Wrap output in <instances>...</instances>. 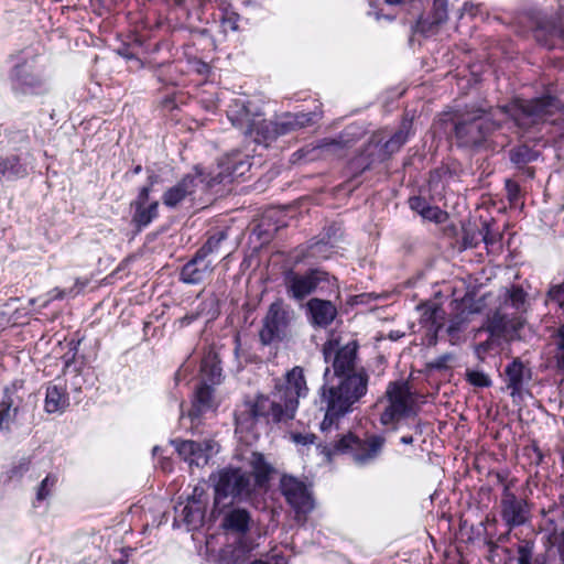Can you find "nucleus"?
I'll use <instances>...</instances> for the list:
<instances>
[{"instance_id":"f257e3e1","label":"nucleus","mask_w":564,"mask_h":564,"mask_svg":"<svg viewBox=\"0 0 564 564\" xmlns=\"http://www.w3.org/2000/svg\"><path fill=\"white\" fill-rule=\"evenodd\" d=\"M358 345L350 340L341 345L339 339L330 338L323 346L326 362H332L334 378H329V368L324 372L325 383L321 388V401L325 404V416L321 423L322 431H328L335 422L352 411L368 391L369 375L358 365Z\"/></svg>"},{"instance_id":"f03ea898","label":"nucleus","mask_w":564,"mask_h":564,"mask_svg":"<svg viewBox=\"0 0 564 564\" xmlns=\"http://www.w3.org/2000/svg\"><path fill=\"white\" fill-rule=\"evenodd\" d=\"M307 394L304 371L296 366L286 372L283 380L275 382L269 394H258L243 403L236 413V431L257 436L259 424L269 425L292 420L300 399L306 398Z\"/></svg>"},{"instance_id":"7ed1b4c3","label":"nucleus","mask_w":564,"mask_h":564,"mask_svg":"<svg viewBox=\"0 0 564 564\" xmlns=\"http://www.w3.org/2000/svg\"><path fill=\"white\" fill-rule=\"evenodd\" d=\"M378 404L382 406L380 423L397 429L404 419L414 416L420 410L419 397L406 381L389 382Z\"/></svg>"},{"instance_id":"20e7f679","label":"nucleus","mask_w":564,"mask_h":564,"mask_svg":"<svg viewBox=\"0 0 564 564\" xmlns=\"http://www.w3.org/2000/svg\"><path fill=\"white\" fill-rule=\"evenodd\" d=\"M527 294L513 286L505 293L503 302L488 321V330L496 336L517 332L524 323L520 315L525 311Z\"/></svg>"},{"instance_id":"39448f33","label":"nucleus","mask_w":564,"mask_h":564,"mask_svg":"<svg viewBox=\"0 0 564 564\" xmlns=\"http://www.w3.org/2000/svg\"><path fill=\"white\" fill-rule=\"evenodd\" d=\"M562 104L553 97H543L527 100H516L509 106L499 108V112L512 117L514 122L521 128H529L562 110Z\"/></svg>"},{"instance_id":"423d86ee","label":"nucleus","mask_w":564,"mask_h":564,"mask_svg":"<svg viewBox=\"0 0 564 564\" xmlns=\"http://www.w3.org/2000/svg\"><path fill=\"white\" fill-rule=\"evenodd\" d=\"M214 481V503L218 507L228 497L232 500H247L254 491L249 474L240 468H224L212 475Z\"/></svg>"},{"instance_id":"0eeeda50","label":"nucleus","mask_w":564,"mask_h":564,"mask_svg":"<svg viewBox=\"0 0 564 564\" xmlns=\"http://www.w3.org/2000/svg\"><path fill=\"white\" fill-rule=\"evenodd\" d=\"M283 283L289 297L302 301L315 291L336 289L337 281L328 273L311 269L304 273L289 269L283 273Z\"/></svg>"},{"instance_id":"6e6552de","label":"nucleus","mask_w":564,"mask_h":564,"mask_svg":"<svg viewBox=\"0 0 564 564\" xmlns=\"http://www.w3.org/2000/svg\"><path fill=\"white\" fill-rule=\"evenodd\" d=\"M280 490L288 505L294 511L297 523L304 524L314 510L315 501L310 488L300 479L284 475L280 480Z\"/></svg>"},{"instance_id":"1a4fd4ad","label":"nucleus","mask_w":564,"mask_h":564,"mask_svg":"<svg viewBox=\"0 0 564 564\" xmlns=\"http://www.w3.org/2000/svg\"><path fill=\"white\" fill-rule=\"evenodd\" d=\"M227 118L242 134L253 138L257 142V130H261L264 123L259 106L245 98H235L228 106Z\"/></svg>"},{"instance_id":"9d476101","label":"nucleus","mask_w":564,"mask_h":564,"mask_svg":"<svg viewBox=\"0 0 564 564\" xmlns=\"http://www.w3.org/2000/svg\"><path fill=\"white\" fill-rule=\"evenodd\" d=\"M294 319V311L282 301L273 302L263 318L260 340L263 345L281 341L288 336L289 327Z\"/></svg>"},{"instance_id":"9b49d317","label":"nucleus","mask_w":564,"mask_h":564,"mask_svg":"<svg viewBox=\"0 0 564 564\" xmlns=\"http://www.w3.org/2000/svg\"><path fill=\"white\" fill-rule=\"evenodd\" d=\"M10 80L12 89L20 94H37L44 88L42 69L34 59L17 64L11 72Z\"/></svg>"},{"instance_id":"f8f14e48","label":"nucleus","mask_w":564,"mask_h":564,"mask_svg":"<svg viewBox=\"0 0 564 564\" xmlns=\"http://www.w3.org/2000/svg\"><path fill=\"white\" fill-rule=\"evenodd\" d=\"M312 116L307 113H285L274 122L264 119L261 130H257V142L267 143L279 135H283L301 129L312 122Z\"/></svg>"},{"instance_id":"ddd939ff","label":"nucleus","mask_w":564,"mask_h":564,"mask_svg":"<svg viewBox=\"0 0 564 564\" xmlns=\"http://www.w3.org/2000/svg\"><path fill=\"white\" fill-rule=\"evenodd\" d=\"M178 455L188 463L189 466L203 467L208 464L213 455L219 452V445L213 440H206L202 443L186 440L172 441Z\"/></svg>"},{"instance_id":"4468645a","label":"nucleus","mask_w":564,"mask_h":564,"mask_svg":"<svg viewBox=\"0 0 564 564\" xmlns=\"http://www.w3.org/2000/svg\"><path fill=\"white\" fill-rule=\"evenodd\" d=\"M478 115L470 119H465L456 123L455 134L462 145L471 147L479 144L485 135L492 130L496 124L489 122L487 116L478 110Z\"/></svg>"},{"instance_id":"2eb2a0df","label":"nucleus","mask_w":564,"mask_h":564,"mask_svg":"<svg viewBox=\"0 0 564 564\" xmlns=\"http://www.w3.org/2000/svg\"><path fill=\"white\" fill-rule=\"evenodd\" d=\"M501 518L509 528L524 524L530 518V507L525 499L517 497L509 485L501 497Z\"/></svg>"},{"instance_id":"dca6fc26","label":"nucleus","mask_w":564,"mask_h":564,"mask_svg":"<svg viewBox=\"0 0 564 564\" xmlns=\"http://www.w3.org/2000/svg\"><path fill=\"white\" fill-rule=\"evenodd\" d=\"M22 384L13 382L6 387L0 401V432H9L17 422L23 403Z\"/></svg>"},{"instance_id":"f3484780","label":"nucleus","mask_w":564,"mask_h":564,"mask_svg":"<svg viewBox=\"0 0 564 564\" xmlns=\"http://www.w3.org/2000/svg\"><path fill=\"white\" fill-rule=\"evenodd\" d=\"M213 270V260L196 252L195 257L183 267L181 280L187 284H198L207 279Z\"/></svg>"},{"instance_id":"a211bd4d","label":"nucleus","mask_w":564,"mask_h":564,"mask_svg":"<svg viewBox=\"0 0 564 564\" xmlns=\"http://www.w3.org/2000/svg\"><path fill=\"white\" fill-rule=\"evenodd\" d=\"M198 185V175L187 174L175 185L167 188L162 196V202L166 207L173 208L184 202L186 197L193 195Z\"/></svg>"},{"instance_id":"6ab92c4d","label":"nucleus","mask_w":564,"mask_h":564,"mask_svg":"<svg viewBox=\"0 0 564 564\" xmlns=\"http://www.w3.org/2000/svg\"><path fill=\"white\" fill-rule=\"evenodd\" d=\"M251 524V513L245 508L234 507L225 512L220 525L228 533L243 536L249 532Z\"/></svg>"},{"instance_id":"aec40b11","label":"nucleus","mask_w":564,"mask_h":564,"mask_svg":"<svg viewBox=\"0 0 564 564\" xmlns=\"http://www.w3.org/2000/svg\"><path fill=\"white\" fill-rule=\"evenodd\" d=\"M150 194L149 187H142L139 192V195L133 203L134 214L132 216V221L138 227L148 226L154 218L158 217L159 213V203L152 202L148 204Z\"/></svg>"},{"instance_id":"412c9836","label":"nucleus","mask_w":564,"mask_h":564,"mask_svg":"<svg viewBox=\"0 0 564 564\" xmlns=\"http://www.w3.org/2000/svg\"><path fill=\"white\" fill-rule=\"evenodd\" d=\"M507 387L511 390L512 398L521 397L525 386L531 380V370L519 359H514L506 368Z\"/></svg>"},{"instance_id":"4be33fe9","label":"nucleus","mask_w":564,"mask_h":564,"mask_svg":"<svg viewBox=\"0 0 564 564\" xmlns=\"http://www.w3.org/2000/svg\"><path fill=\"white\" fill-rule=\"evenodd\" d=\"M250 169V162L239 153L226 156L219 163V172L215 180L218 183L243 176Z\"/></svg>"},{"instance_id":"5701e85b","label":"nucleus","mask_w":564,"mask_h":564,"mask_svg":"<svg viewBox=\"0 0 564 564\" xmlns=\"http://www.w3.org/2000/svg\"><path fill=\"white\" fill-rule=\"evenodd\" d=\"M311 322L315 326L326 327L333 323L337 315L336 306L327 300L312 299L307 302Z\"/></svg>"},{"instance_id":"b1692460","label":"nucleus","mask_w":564,"mask_h":564,"mask_svg":"<svg viewBox=\"0 0 564 564\" xmlns=\"http://www.w3.org/2000/svg\"><path fill=\"white\" fill-rule=\"evenodd\" d=\"M68 406V394L63 384L50 383L46 388L44 410L46 413H62Z\"/></svg>"},{"instance_id":"393cba45","label":"nucleus","mask_w":564,"mask_h":564,"mask_svg":"<svg viewBox=\"0 0 564 564\" xmlns=\"http://www.w3.org/2000/svg\"><path fill=\"white\" fill-rule=\"evenodd\" d=\"M420 311V323L427 329L429 334L436 335L443 326L444 311L434 304H425L417 307Z\"/></svg>"},{"instance_id":"a878e982","label":"nucleus","mask_w":564,"mask_h":564,"mask_svg":"<svg viewBox=\"0 0 564 564\" xmlns=\"http://www.w3.org/2000/svg\"><path fill=\"white\" fill-rule=\"evenodd\" d=\"M247 462L253 474L252 484L254 489L263 486L269 480L270 474L273 470L272 466L264 459L262 454L257 452H252Z\"/></svg>"},{"instance_id":"bb28decb","label":"nucleus","mask_w":564,"mask_h":564,"mask_svg":"<svg viewBox=\"0 0 564 564\" xmlns=\"http://www.w3.org/2000/svg\"><path fill=\"white\" fill-rule=\"evenodd\" d=\"M383 444L384 438L380 436L368 438L354 454V460L359 465H367L373 462L379 456Z\"/></svg>"},{"instance_id":"cd10ccee","label":"nucleus","mask_w":564,"mask_h":564,"mask_svg":"<svg viewBox=\"0 0 564 564\" xmlns=\"http://www.w3.org/2000/svg\"><path fill=\"white\" fill-rule=\"evenodd\" d=\"M58 484V475L56 473H48L34 488L33 506L40 507L41 505L48 503L53 497Z\"/></svg>"},{"instance_id":"c85d7f7f","label":"nucleus","mask_w":564,"mask_h":564,"mask_svg":"<svg viewBox=\"0 0 564 564\" xmlns=\"http://www.w3.org/2000/svg\"><path fill=\"white\" fill-rule=\"evenodd\" d=\"M216 403L213 397V389L209 386L203 384L197 388L193 401V408L189 412L191 417H197L200 414L214 410Z\"/></svg>"},{"instance_id":"c756f323","label":"nucleus","mask_w":564,"mask_h":564,"mask_svg":"<svg viewBox=\"0 0 564 564\" xmlns=\"http://www.w3.org/2000/svg\"><path fill=\"white\" fill-rule=\"evenodd\" d=\"M447 20V3L446 0L434 1V13L432 20H420L417 22V30L424 34H433L435 29Z\"/></svg>"},{"instance_id":"7c9ffc66","label":"nucleus","mask_w":564,"mask_h":564,"mask_svg":"<svg viewBox=\"0 0 564 564\" xmlns=\"http://www.w3.org/2000/svg\"><path fill=\"white\" fill-rule=\"evenodd\" d=\"M206 509L203 508L202 502L187 500L182 507L180 518L192 529L198 528L205 517Z\"/></svg>"},{"instance_id":"2f4dec72","label":"nucleus","mask_w":564,"mask_h":564,"mask_svg":"<svg viewBox=\"0 0 564 564\" xmlns=\"http://www.w3.org/2000/svg\"><path fill=\"white\" fill-rule=\"evenodd\" d=\"M26 175V169L15 155L0 158V180H14Z\"/></svg>"},{"instance_id":"473e14b6","label":"nucleus","mask_w":564,"mask_h":564,"mask_svg":"<svg viewBox=\"0 0 564 564\" xmlns=\"http://www.w3.org/2000/svg\"><path fill=\"white\" fill-rule=\"evenodd\" d=\"M226 239L227 234L225 231H219L212 236L197 252L210 259V256L218 252L220 243Z\"/></svg>"},{"instance_id":"72a5a7b5","label":"nucleus","mask_w":564,"mask_h":564,"mask_svg":"<svg viewBox=\"0 0 564 564\" xmlns=\"http://www.w3.org/2000/svg\"><path fill=\"white\" fill-rule=\"evenodd\" d=\"M533 543L522 541L518 546V564H532Z\"/></svg>"},{"instance_id":"f704fd0d","label":"nucleus","mask_w":564,"mask_h":564,"mask_svg":"<svg viewBox=\"0 0 564 564\" xmlns=\"http://www.w3.org/2000/svg\"><path fill=\"white\" fill-rule=\"evenodd\" d=\"M467 380L470 384L475 387H489L491 384V380L487 375L480 371H468Z\"/></svg>"},{"instance_id":"c9c22d12","label":"nucleus","mask_w":564,"mask_h":564,"mask_svg":"<svg viewBox=\"0 0 564 564\" xmlns=\"http://www.w3.org/2000/svg\"><path fill=\"white\" fill-rule=\"evenodd\" d=\"M408 134L400 130L395 132L390 140L386 142V149L389 152H394L400 149L401 145H403L406 141Z\"/></svg>"},{"instance_id":"e433bc0d","label":"nucleus","mask_w":564,"mask_h":564,"mask_svg":"<svg viewBox=\"0 0 564 564\" xmlns=\"http://www.w3.org/2000/svg\"><path fill=\"white\" fill-rule=\"evenodd\" d=\"M547 299L555 302L564 313V283L552 286L547 292Z\"/></svg>"},{"instance_id":"4c0bfd02","label":"nucleus","mask_w":564,"mask_h":564,"mask_svg":"<svg viewBox=\"0 0 564 564\" xmlns=\"http://www.w3.org/2000/svg\"><path fill=\"white\" fill-rule=\"evenodd\" d=\"M290 440L297 446L312 445L315 442L316 436L312 433H296L291 432L289 434Z\"/></svg>"},{"instance_id":"58836bf2","label":"nucleus","mask_w":564,"mask_h":564,"mask_svg":"<svg viewBox=\"0 0 564 564\" xmlns=\"http://www.w3.org/2000/svg\"><path fill=\"white\" fill-rule=\"evenodd\" d=\"M445 213L441 210V208L436 206L427 205L422 217L427 220H432L435 223H442L445 219Z\"/></svg>"},{"instance_id":"ea45409f","label":"nucleus","mask_w":564,"mask_h":564,"mask_svg":"<svg viewBox=\"0 0 564 564\" xmlns=\"http://www.w3.org/2000/svg\"><path fill=\"white\" fill-rule=\"evenodd\" d=\"M557 352L556 361L560 368H564V326H561L557 332Z\"/></svg>"},{"instance_id":"a19ab883","label":"nucleus","mask_w":564,"mask_h":564,"mask_svg":"<svg viewBox=\"0 0 564 564\" xmlns=\"http://www.w3.org/2000/svg\"><path fill=\"white\" fill-rule=\"evenodd\" d=\"M250 564H288V558L282 553H272L267 558L254 560Z\"/></svg>"},{"instance_id":"79ce46f5","label":"nucleus","mask_w":564,"mask_h":564,"mask_svg":"<svg viewBox=\"0 0 564 564\" xmlns=\"http://www.w3.org/2000/svg\"><path fill=\"white\" fill-rule=\"evenodd\" d=\"M187 500L195 501V502L199 501V502H202L203 508L206 509L207 503H208V496L203 487L196 486L193 490L192 496L188 497Z\"/></svg>"},{"instance_id":"37998d69","label":"nucleus","mask_w":564,"mask_h":564,"mask_svg":"<svg viewBox=\"0 0 564 564\" xmlns=\"http://www.w3.org/2000/svg\"><path fill=\"white\" fill-rule=\"evenodd\" d=\"M454 359L452 354H444L433 361H431L430 366L435 369L447 368L448 364Z\"/></svg>"},{"instance_id":"c03bdc74","label":"nucleus","mask_w":564,"mask_h":564,"mask_svg":"<svg viewBox=\"0 0 564 564\" xmlns=\"http://www.w3.org/2000/svg\"><path fill=\"white\" fill-rule=\"evenodd\" d=\"M409 204L411 209L417 212L421 216L424 214L426 206L429 205L423 198L421 197H411L409 199Z\"/></svg>"},{"instance_id":"a18cd8bd","label":"nucleus","mask_w":564,"mask_h":564,"mask_svg":"<svg viewBox=\"0 0 564 564\" xmlns=\"http://www.w3.org/2000/svg\"><path fill=\"white\" fill-rule=\"evenodd\" d=\"M31 466V459L28 457H24L19 460V463L13 467L12 473L17 476H22L25 471L30 469Z\"/></svg>"},{"instance_id":"49530a36","label":"nucleus","mask_w":564,"mask_h":564,"mask_svg":"<svg viewBox=\"0 0 564 564\" xmlns=\"http://www.w3.org/2000/svg\"><path fill=\"white\" fill-rule=\"evenodd\" d=\"M554 543L557 546L558 553L564 564V530L555 536Z\"/></svg>"},{"instance_id":"de8ad7c7","label":"nucleus","mask_w":564,"mask_h":564,"mask_svg":"<svg viewBox=\"0 0 564 564\" xmlns=\"http://www.w3.org/2000/svg\"><path fill=\"white\" fill-rule=\"evenodd\" d=\"M506 186L509 193V197L511 199H516L519 193V186L514 182L509 180L506 182Z\"/></svg>"},{"instance_id":"09e8293b","label":"nucleus","mask_w":564,"mask_h":564,"mask_svg":"<svg viewBox=\"0 0 564 564\" xmlns=\"http://www.w3.org/2000/svg\"><path fill=\"white\" fill-rule=\"evenodd\" d=\"M223 26L225 28V30H227V29H230L232 31L238 30L237 20L231 17H228L223 20Z\"/></svg>"},{"instance_id":"8fccbe9b","label":"nucleus","mask_w":564,"mask_h":564,"mask_svg":"<svg viewBox=\"0 0 564 564\" xmlns=\"http://www.w3.org/2000/svg\"><path fill=\"white\" fill-rule=\"evenodd\" d=\"M210 376L213 382H219V378L221 376V368L218 367L217 365H214L212 367Z\"/></svg>"},{"instance_id":"3c124183","label":"nucleus","mask_w":564,"mask_h":564,"mask_svg":"<svg viewBox=\"0 0 564 564\" xmlns=\"http://www.w3.org/2000/svg\"><path fill=\"white\" fill-rule=\"evenodd\" d=\"M355 442V438L352 436L344 437L338 445V448L349 447L351 446V443Z\"/></svg>"},{"instance_id":"603ef678","label":"nucleus","mask_w":564,"mask_h":564,"mask_svg":"<svg viewBox=\"0 0 564 564\" xmlns=\"http://www.w3.org/2000/svg\"><path fill=\"white\" fill-rule=\"evenodd\" d=\"M325 247H326V245H325V243H316V245L312 246V248H311V254H312L313 257H317L318 252H321V251H322V249H324Z\"/></svg>"},{"instance_id":"864d4df0","label":"nucleus","mask_w":564,"mask_h":564,"mask_svg":"<svg viewBox=\"0 0 564 564\" xmlns=\"http://www.w3.org/2000/svg\"><path fill=\"white\" fill-rule=\"evenodd\" d=\"M484 241L487 246H492L496 242L495 237L489 235L488 228L486 229V234L484 236Z\"/></svg>"},{"instance_id":"5fc2aeb1","label":"nucleus","mask_w":564,"mask_h":564,"mask_svg":"<svg viewBox=\"0 0 564 564\" xmlns=\"http://www.w3.org/2000/svg\"><path fill=\"white\" fill-rule=\"evenodd\" d=\"M196 318L195 315H186L183 318L180 319V323L183 326L189 325L194 319Z\"/></svg>"},{"instance_id":"6e6d98bb","label":"nucleus","mask_w":564,"mask_h":564,"mask_svg":"<svg viewBox=\"0 0 564 564\" xmlns=\"http://www.w3.org/2000/svg\"><path fill=\"white\" fill-rule=\"evenodd\" d=\"M400 441L402 444L409 445V444L413 443V437L412 436H402Z\"/></svg>"},{"instance_id":"4d7b16f0","label":"nucleus","mask_w":564,"mask_h":564,"mask_svg":"<svg viewBox=\"0 0 564 564\" xmlns=\"http://www.w3.org/2000/svg\"><path fill=\"white\" fill-rule=\"evenodd\" d=\"M161 468L165 471L171 470V463L167 460L166 463H162Z\"/></svg>"},{"instance_id":"13d9d810","label":"nucleus","mask_w":564,"mask_h":564,"mask_svg":"<svg viewBox=\"0 0 564 564\" xmlns=\"http://www.w3.org/2000/svg\"><path fill=\"white\" fill-rule=\"evenodd\" d=\"M99 1L102 2L107 7H110V6L117 3V0H99Z\"/></svg>"},{"instance_id":"bf43d9fd","label":"nucleus","mask_w":564,"mask_h":564,"mask_svg":"<svg viewBox=\"0 0 564 564\" xmlns=\"http://www.w3.org/2000/svg\"><path fill=\"white\" fill-rule=\"evenodd\" d=\"M405 0H386V2L388 4H401L403 3Z\"/></svg>"},{"instance_id":"052dcab7","label":"nucleus","mask_w":564,"mask_h":564,"mask_svg":"<svg viewBox=\"0 0 564 564\" xmlns=\"http://www.w3.org/2000/svg\"><path fill=\"white\" fill-rule=\"evenodd\" d=\"M55 294L52 295V299H62L63 297V292L59 291V290H55Z\"/></svg>"},{"instance_id":"680f3d73","label":"nucleus","mask_w":564,"mask_h":564,"mask_svg":"<svg viewBox=\"0 0 564 564\" xmlns=\"http://www.w3.org/2000/svg\"><path fill=\"white\" fill-rule=\"evenodd\" d=\"M140 171H141V166L140 165L134 169V173H139Z\"/></svg>"},{"instance_id":"e2e57ef3","label":"nucleus","mask_w":564,"mask_h":564,"mask_svg":"<svg viewBox=\"0 0 564 564\" xmlns=\"http://www.w3.org/2000/svg\"><path fill=\"white\" fill-rule=\"evenodd\" d=\"M206 368H207V364H206V362H204V364H203V371H204V372L206 371Z\"/></svg>"},{"instance_id":"0e129e2a","label":"nucleus","mask_w":564,"mask_h":564,"mask_svg":"<svg viewBox=\"0 0 564 564\" xmlns=\"http://www.w3.org/2000/svg\"><path fill=\"white\" fill-rule=\"evenodd\" d=\"M158 451H159V447H158V446H155V447L153 448V454L155 455V454L158 453Z\"/></svg>"}]
</instances>
